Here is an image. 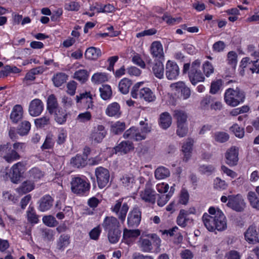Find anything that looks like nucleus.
<instances>
[{"label": "nucleus", "instance_id": "nucleus-59", "mask_svg": "<svg viewBox=\"0 0 259 259\" xmlns=\"http://www.w3.org/2000/svg\"><path fill=\"white\" fill-rule=\"evenodd\" d=\"M237 55L233 51L229 52L228 54V63L232 66L233 68H235L237 62Z\"/></svg>", "mask_w": 259, "mask_h": 259}, {"label": "nucleus", "instance_id": "nucleus-37", "mask_svg": "<svg viewBox=\"0 0 259 259\" xmlns=\"http://www.w3.org/2000/svg\"><path fill=\"white\" fill-rule=\"evenodd\" d=\"M163 186L164 187L163 188V197L165 196L164 201V203H166L174 194V192L175 191V184H173L172 186L170 187L168 184H164L163 183Z\"/></svg>", "mask_w": 259, "mask_h": 259}, {"label": "nucleus", "instance_id": "nucleus-6", "mask_svg": "<svg viewBox=\"0 0 259 259\" xmlns=\"http://www.w3.org/2000/svg\"><path fill=\"white\" fill-rule=\"evenodd\" d=\"M151 131V127L148 124L140 128L131 127L126 130L124 134L125 139H129L136 141L145 140L147 135Z\"/></svg>", "mask_w": 259, "mask_h": 259}, {"label": "nucleus", "instance_id": "nucleus-14", "mask_svg": "<svg viewBox=\"0 0 259 259\" xmlns=\"http://www.w3.org/2000/svg\"><path fill=\"white\" fill-rule=\"evenodd\" d=\"M102 226L105 232L119 229L120 224L117 218L113 217H106L102 223Z\"/></svg>", "mask_w": 259, "mask_h": 259}, {"label": "nucleus", "instance_id": "nucleus-42", "mask_svg": "<svg viewBox=\"0 0 259 259\" xmlns=\"http://www.w3.org/2000/svg\"><path fill=\"white\" fill-rule=\"evenodd\" d=\"M67 79V75L64 73H57L53 78L54 85L57 87L61 86Z\"/></svg>", "mask_w": 259, "mask_h": 259}, {"label": "nucleus", "instance_id": "nucleus-28", "mask_svg": "<svg viewBox=\"0 0 259 259\" xmlns=\"http://www.w3.org/2000/svg\"><path fill=\"white\" fill-rule=\"evenodd\" d=\"M134 145L132 142L129 141H122L115 148L116 153L120 152L123 154H126L131 150L134 149Z\"/></svg>", "mask_w": 259, "mask_h": 259}, {"label": "nucleus", "instance_id": "nucleus-49", "mask_svg": "<svg viewBox=\"0 0 259 259\" xmlns=\"http://www.w3.org/2000/svg\"><path fill=\"white\" fill-rule=\"evenodd\" d=\"M152 68L153 72L155 76L159 78H162V61L161 60L154 61Z\"/></svg>", "mask_w": 259, "mask_h": 259}, {"label": "nucleus", "instance_id": "nucleus-51", "mask_svg": "<svg viewBox=\"0 0 259 259\" xmlns=\"http://www.w3.org/2000/svg\"><path fill=\"white\" fill-rule=\"evenodd\" d=\"M55 142L53 139V136L52 134H48L46 136V139L41 148L44 149H50L53 148Z\"/></svg>", "mask_w": 259, "mask_h": 259}, {"label": "nucleus", "instance_id": "nucleus-35", "mask_svg": "<svg viewBox=\"0 0 259 259\" xmlns=\"http://www.w3.org/2000/svg\"><path fill=\"white\" fill-rule=\"evenodd\" d=\"M70 163L74 167H83L87 164V158H84L81 155L77 154L71 159Z\"/></svg>", "mask_w": 259, "mask_h": 259}, {"label": "nucleus", "instance_id": "nucleus-47", "mask_svg": "<svg viewBox=\"0 0 259 259\" xmlns=\"http://www.w3.org/2000/svg\"><path fill=\"white\" fill-rule=\"evenodd\" d=\"M101 97L104 100L109 99L112 96V90L110 85L106 84L100 88Z\"/></svg>", "mask_w": 259, "mask_h": 259}, {"label": "nucleus", "instance_id": "nucleus-56", "mask_svg": "<svg viewBox=\"0 0 259 259\" xmlns=\"http://www.w3.org/2000/svg\"><path fill=\"white\" fill-rule=\"evenodd\" d=\"M42 222L46 225L50 227H55L58 224L55 218L51 215L44 216L42 218Z\"/></svg>", "mask_w": 259, "mask_h": 259}, {"label": "nucleus", "instance_id": "nucleus-41", "mask_svg": "<svg viewBox=\"0 0 259 259\" xmlns=\"http://www.w3.org/2000/svg\"><path fill=\"white\" fill-rule=\"evenodd\" d=\"M88 72L85 69L78 70L74 74V78L81 83L85 82L88 80Z\"/></svg>", "mask_w": 259, "mask_h": 259}, {"label": "nucleus", "instance_id": "nucleus-39", "mask_svg": "<svg viewBox=\"0 0 259 259\" xmlns=\"http://www.w3.org/2000/svg\"><path fill=\"white\" fill-rule=\"evenodd\" d=\"M132 84V83L131 80L127 78H124L122 79L119 83V90L122 94H126L128 93L130 88Z\"/></svg>", "mask_w": 259, "mask_h": 259}, {"label": "nucleus", "instance_id": "nucleus-29", "mask_svg": "<svg viewBox=\"0 0 259 259\" xmlns=\"http://www.w3.org/2000/svg\"><path fill=\"white\" fill-rule=\"evenodd\" d=\"M120 182L123 187L128 189L133 187L135 179L133 174H125L120 178Z\"/></svg>", "mask_w": 259, "mask_h": 259}, {"label": "nucleus", "instance_id": "nucleus-52", "mask_svg": "<svg viewBox=\"0 0 259 259\" xmlns=\"http://www.w3.org/2000/svg\"><path fill=\"white\" fill-rule=\"evenodd\" d=\"M141 231L139 229L128 230L124 229L123 230V237L124 238H135L140 235Z\"/></svg>", "mask_w": 259, "mask_h": 259}, {"label": "nucleus", "instance_id": "nucleus-17", "mask_svg": "<svg viewBox=\"0 0 259 259\" xmlns=\"http://www.w3.org/2000/svg\"><path fill=\"white\" fill-rule=\"evenodd\" d=\"M165 75L169 80L175 79L178 76L180 70L176 63L168 61L166 64Z\"/></svg>", "mask_w": 259, "mask_h": 259}, {"label": "nucleus", "instance_id": "nucleus-30", "mask_svg": "<svg viewBox=\"0 0 259 259\" xmlns=\"http://www.w3.org/2000/svg\"><path fill=\"white\" fill-rule=\"evenodd\" d=\"M34 184L30 181H26L16 189V192L20 195L27 193L34 189Z\"/></svg>", "mask_w": 259, "mask_h": 259}, {"label": "nucleus", "instance_id": "nucleus-38", "mask_svg": "<svg viewBox=\"0 0 259 259\" xmlns=\"http://www.w3.org/2000/svg\"><path fill=\"white\" fill-rule=\"evenodd\" d=\"M107 234L108 239L111 243H117L121 236V231L119 228L106 232Z\"/></svg>", "mask_w": 259, "mask_h": 259}, {"label": "nucleus", "instance_id": "nucleus-63", "mask_svg": "<svg viewBox=\"0 0 259 259\" xmlns=\"http://www.w3.org/2000/svg\"><path fill=\"white\" fill-rule=\"evenodd\" d=\"M172 123V117L168 112L163 113V128L166 129Z\"/></svg>", "mask_w": 259, "mask_h": 259}, {"label": "nucleus", "instance_id": "nucleus-4", "mask_svg": "<svg viewBox=\"0 0 259 259\" xmlns=\"http://www.w3.org/2000/svg\"><path fill=\"white\" fill-rule=\"evenodd\" d=\"M90 187V183L85 177L78 176L72 177L70 181V189L74 194L81 196L87 195Z\"/></svg>", "mask_w": 259, "mask_h": 259}, {"label": "nucleus", "instance_id": "nucleus-2", "mask_svg": "<svg viewBox=\"0 0 259 259\" xmlns=\"http://www.w3.org/2000/svg\"><path fill=\"white\" fill-rule=\"evenodd\" d=\"M138 245L144 252H150L153 249V245L155 247V251L159 252L161 245L160 237L155 233L142 236L138 241Z\"/></svg>", "mask_w": 259, "mask_h": 259}, {"label": "nucleus", "instance_id": "nucleus-23", "mask_svg": "<svg viewBox=\"0 0 259 259\" xmlns=\"http://www.w3.org/2000/svg\"><path fill=\"white\" fill-rule=\"evenodd\" d=\"M246 241L253 244L259 242V233H257L254 226H250L248 227L244 234Z\"/></svg>", "mask_w": 259, "mask_h": 259}, {"label": "nucleus", "instance_id": "nucleus-50", "mask_svg": "<svg viewBox=\"0 0 259 259\" xmlns=\"http://www.w3.org/2000/svg\"><path fill=\"white\" fill-rule=\"evenodd\" d=\"M69 243V238L67 235H62L60 236L58 243L57 248L63 250Z\"/></svg>", "mask_w": 259, "mask_h": 259}, {"label": "nucleus", "instance_id": "nucleus-12", "mask_svg": "<svg viewBox=\"0 0 259 259\" xmlns=\"http://www.w3.org/2000/svg\"><path fill=\"white\" fill-rule=\"evenodd\" d=\"M142 212L141 209L135 205L130 211L127 216V225L129 227H137L141 221Z\"/></svg>", "mask_w": 259, "mask_h": 259}, {"label": "nucleus", "instance_id": "nucleus-46", "mask_svg": "<svg viewBox=\"0 0 259 259\" xmlns=\"http://www.w3.org/2000/svg\"><path fill=\"white\" fill-rule=\"evenodd\" d=\"M31 128V124L28 121L24 120L19 125L18 129V134L21 136H25L28 134Z\"/></svg>", "mask_w": 259, "mask_h": 259}, {"label": "nucleus", "instance_id": "nucleus-11", "mask_svg": "<svg viewBox=\"0 0 259 259\" xmlns=\"http://www.w3.org/2000/svg\"><path fill=\"white\" fill-rule=\"evenodd\" d=\"M227 206L236 211L241 212L244 209L245 203L240 194L229 195Z\"/></svg>", "mask_w": 259, "mask_h": 259}, {"label": "nucleus", "instance_id": "nucleus-34", "mask_svg": "<svg viewBox=\"0 0 259 259\" xmlns=\"http://www.w3.org/2000/svg\"><path fill=\"white\" fill-rule=\"evenodd\" d=\"M108 80V74L105 72L95 73L91 77V81L94 84H100Z\"/></svg>", "mask_w": 259, "mask_h": 259}, {"label": "nucleus", "instance_id": "nucleus-54", "mask_svg": "<svg viewBox=\"0 0 259 259\" xmlns=\"http://www.w3.org/2000/svg\"><path fill=\"white\" fill-rule=\"evenodd\" d=\"M214 139L215 141L219 143H224L229 139V135L224 132H218L214 134Z\"/></svg>", "mask_w": 259, "mask_h": 259}, {"label": "nucleus", "instance_id": "nucleus-31", "mask_svg": "<svg viewBox=\"0 0 259 259\" xmlns=\"http://www.w3.org/2000/svg\"><path fill=\"white\" fill-rule=\"evenodd\" d=\"M173 116L176 120L177 124H187L188 115L186 111L175 110L174 111Z\"/></svg>", "mask_w": 259, "mask_h": 259}, {"label": "nucleus", "instance_id": "nucleus-45", "mask_svg": "<svg viewBox=\"0 0 259 259\" xmlns=\"http://www.w3.org/2000/svg\"><path fill=\"white\" fill-rule=\"evenodd\" d=\"M125 129V123L119 121L115 122L111 127V131L115 135L121 134Z\"/></svg>", "mask_w": 259, "mask_h": 259}, {"label": "nucleus", "instance_id": "nucleus-33", "mask_svg": "<svg viewBox=\"0 0 259 259\" xmlns=\"http://www.w3.org/2000/svg\"><path fill=\"white\" fill-rule=\"evenodd\" d=\"M59 104L56 96L51 94L48 97L47 101V109L50 114H53L54 110L59 108Z\"/></svg>", "mask_w": 259, "mask_h": 259}, {"label": "nucleus", "instance_id": "nucleus-58", "mask_svg": "<svg viewBox=\"0 0 259 259\" xmlns=\"http://www.w3.org/2000/svg\"><path fill=\"white\" fill-rule=\"evenodd\" d=\"M189 199V194L185 188L182 189L179 198V202L181 204L186 205L188 203Z\"/></svg>", "mask_w": 259, "mask_h": 259}, {"label": "nucleus", "instance_id": "nucleus-10", "mask_svg": "<svg viewBox=\"0 0 259 259\" xmlns=\"http://www.w3.org/2000/svg\"><path fill=\"white\" fill-rule=\"evenodd\" d=\"M95 173L98 187L100 189L105 187L109 181V171L105 167L99 166L95 169Z\"/></svg>", "mask_w": 259, "mask_h": 259}, {"label": "nucleus", "instance_id": "nucleus-40", "mask_svg": "<svg viewBox=\"0 0 259 259\" xmlns=\"http://www.w3.org/2000/svg\"><path fill=\"white\" fill-rule=\"evenodd\" d=\"M247 198L250 205L253 208L259 210V197L257 196L255 192H249L247 194Z\"/></svg>", "mask_w": 259, "mask_h": 259}, {"label": "nucleus", "instance_id": "nucleus-9", "mask_svg": "<svg viewBox=\"0 0 259 259\" xmlns=\"http://www.w3.org/2000/svg\"><path fill=\"white\" fill-rule=\"evenodd\" d=\"M25 171V165L23 162H19L12 166L10 174L8 175L7 172H6L5 176H4V178L6 180L10 178L13 183H17L23 176Z\"/></svg>", "mask_w": 259, "mask_h": 259}, {"label": "nucleus", "instance_id": "nucleus-22", "mask_svg": "<svg viewBox=\"0 0 259 259\" xmlns=\"http://www.w3.org/2000/svg\"><path fill=\"white\" fill-rule=\"evenodd\" d=\"M195 210L193 211H187L184 209H181L177 219V222L179 226L185 227L188 223L192 222V220L189 217L190 213H194Z\"/></svg>", "mask_w": 259, "mask_h": 259}, {"label": "nucleus", "instance_id": "nucleus-3", "mask_svg": "<svg viewBox=\"0 0 259 259\" xmlns=\"http://www.w3.org/2000/svg\"><path fill=\"white\" fill-rule=\"evenodd\" d=\"M201 61L197 59L192 63L190 67V64L185 63L183 66V73H187L189 69V77L191 82L195 85L199 82L204 81L205 77L200 70Z\"/></svg>", "mask_w": 259, "mask_h": 259}, {"label": "nucleus", "instance_id": "nucleus-24", "mask_svg": "<svg viewBox=\"0 0 259 259\" xmlns=\"http://www.w3.org/2000/svg\"><path fill=\"white\" fill-rule=\"evenodd\" d=\"M150 51L154 61L162 60V45L160 41H153L150 46Z\"/></svg>", "mask_w": 259, "mask_h": 259}, {"label": "nucleus", "instance_id": "nucleus-48", "mask_svg": "<svg viewBox=\"0 0 259 259\" xmlns=\"http://www.w3.org/2000/svg\"><path fill=\"white\" fill-rule=\"evenodd\" d=\"M67 138V132L66 130L63 128H60L58 130L56 142L58 145L63 144L66 141Z\"/></svg>", "mask_w": 259, "mask_h": 259}, {"label": "nucleus", "instance_id": "nucleus-26", "mask_svg": "<svg viewBox=\"0 0 259 259\" xmlns=\"http://www.w3.org/2000/svg\"><path fill=\"white\" fill-rule=\"evenodd\" d=\"M141 198L146 202L154 204L156 199V194L154 191L150 188H146L140 192Z\"/></svg>", "mask_w": 259, "mask_h": 259}, {"label": "nucleus", "instance_id": "nucleus-27", "mask_svg": "<svg viewBox=\"0 0 259 259\" xmlns=\"http://www.w3.org/2000/svg\"><path fill=\"white\" fill-rule=\"evenodd\" d=\"M105 113L109 117H119L121 113L119 104L117 102L110 104L105 110Z\"/></svg>", "mask_w": 259, "mask_h": 259}, {"label": "nucleus", "instance_id": "nucleus-43", "mask_svg": "<svg viewBox=\"0 0 259 259\" xmlns=\"http://www.w3.org/2000/svg\"><path fill=\"white\" fill-rule=\"evenodd\" d=\"M20 158V156L18 154V152L13 149H9V152L3 156V158L9 163L18 160Z\"/></svg>", "mask_w": 259, "mask_h": 259}, {"label": "nucleus", "instance_id": "nucleus-15", "mask_svg": "<svg viewBox=\"0 0 259 259\" xmlns=\"http://www.w3.org/2000/svg\"><path fill=\"white\" fill-rule=\"evenodd\" d=\"M44 110L43 102L39 99L32 100L29 105L28 112L33 117L39 116Z\"/></svg>", "mask_w": 259, "mask_h": 259}, {"label": "nucleus", "instance_id": "nucleus-44", "mask_svg": "<svg viewBox=\"0 0 259 259\" xmlns=\"http://www.w3.org/2000/svg\"><path fill=\"white\" fill-rule=\"evenodd\" d=\"M27 218L28 222L32 224H36L38 222V216L36 214L33 207L29 206L27 210Z\"/></svg>", "mask_w": 259, "mask_h": 259}, {"label": "nucleus", "instance_id": "nucleus-7", "mask_svg": "<svg viewBox=\"0 0 259 259\" xmlns=\"http://www.w3.org/2000/svg\"><path fill=\"white\" fill-rule=\"evenodd\" d=\"M143 82H138L134 85L131 91V95L133 98L143 99L145 101L150 102L154 101L155 96L152 91L148 88H143L140 89V87Z\"/></svg>", "mask_w": 259, "mask_h": 259}, {"label": "nucleus", "instance_id": "nucleus-62", "mask_svg": "<svg viewBox=\"0 0 259 259\" xmlns=\"http://www.w3.org/2000/svg\"><path fill=\"white\" fill-rule=\"evenodd\" d=\"M215 170V168L211 165H202L199 168V171L205 175H209Z\"/></svg>", "mask_w": 259, "mask_h": 259}, {"label": "nucleus", "instance_id": "nucleus-20", "mask_svg": "<svg viewBox=\"0 0 259 259\" xmlns=\"http://www.w3.org/2000/svg\"><path fill=\"white\" fill-rule=\"evenodd\" d=\"M194 141L192 138H188L182 146V152L183 154V161L187 162L191 157L193 146Z\"/></svg>", "mask_w": 259, "mask_h": 259}, {"label": "nucleus", "instance_id": "nucleus-19", "mask_svg": "<svg viewBox=\"0 0 259 259\" xmlns=\"http://www.w3.org/2000/svg\"><path fill=\"white\" fill-rule=\"evenodd\" d=\"M76 103H83L87 109H92L94 107L92 95L90 92H85L80 93L75 97Z\"/></svg>", "mask_w": 259, "mask_h": 259}, {"label": "nucleus", "instance_id": "nucleus-8", "mask_svg": "<svg viewBox=\"0 0 259 259\" xmlns=\"http://www.w3.org/2000/svg\"><path fill=\"white\" fill-rule=\"evenodd\" d=\"M123 198L116 200L110 208L111 211L114 213L121 223H123L125 220L130 206L127 203L123 202Z\"/></svg>", "mask_w": 259, "mask_h": 259}, {"label": "nucleus", "instance_id": "nucleus-55", "mask_svg": "<svg viewBox=\"0 0 259 259\" xmlns=\"http://www.w3.org/2000/svg\"><path fill=\"white\" fill-rule=\"evenodd\" d=\"M188 133V127L187 124H177L176 134L180 138L187 136Z\"/></svg>", "mask_w": 259, "mask_h": 259}, {"label": "nucleus", "instance_id": "nucleus-1", "mask_svg": "<svg viewBox=\"0 0 259 259\" xmlns=\"http://www.w3.org/2000/svg\"><path fill=\"white\" fill-rule=\"evenodd\" d=\"M209 214L204 213L202 220L206 228L210 232L215 230L223 231L227 228V219L223 212L219 209L210 207Z\"/></svg>", "mask_w": 259, "mask_h": 259}, {"label": "nucleus", "instance_id": "nucleus-57", "mask_svg": "<svg viewBox=\"0 0 259 259\" xmlns=\"http://www.w3.org/2000/svg\"><path fill=\"white\" fill-rule=\"evenodd\" d=\"M92 119V114L90 112L86 111L79 113L76 117V120L80 122L85 123Z\"/></svg>", "mask_w": 259, "mask_h": 259}, {"label": "nucleus", "instance_id": "nucleus-16", "mask_svg": "<svg viewBox=\"0 0 259 259\" xmlns=\"http://www.w3.org/2000/svg\"><path fill=\"white\" fill-rule=\"evenodd\" d=\"M54 198L50 195L46 194L43 196L38 200L37 209L41 212H45L50 210L54 204Z\"/></svg>", "mask_w": 259, "mask_h": 259}, {"label": "nucleus", "instance_id": "nucleus-5", "mask_svg": "<svg viewBox=\"0 0 259 259\" xmlns=\"http://www.w3.org/2000/svg\"><path fill=\"white\" fill-rule=\"evenodd\" d=\"M245 99L244 93L238 88L235 89L229 88L225 93L224 99L229 106L235 107L242 103Z\"/></svg>", "mask_w": 259, "mask_h": 259}, {"label": "nucleus", "instance_id": "nucleus-21", "mask_svg": "<svg viewBox=\"0 0 259 259\" xmlns=\"http://www.w3.org/2000/svg\"><path fill=\"white\" fill-rule=\"evenodd\" d=\"M54 115V120L59 124H64L68 117L69 113L65 109L60 107L54 110L52 114Z\"/></svg>", "mask_w": 259, "mask_h": 259}, {"label": "nucleus", "instance_id": "nucleus-60", "mask_svg": "<svg viewBox=\"0 0 259 259\" xmlns=\"http://www.w3.org/2000/svg\"><path fill=\"white\" fill-rule=\"evenodd\" d=\"M222 85V80L221 79H217L213 81L211 83L210 93L212 94H216L220 89Z\"/></svg>", "mask_w": 259, "mask_h": 259}, {"label": "nucleus", "instance_id": "nucleus-36", "mask_svg": "<svg viewBox=\"0 0 259 259\" xmlns=\"http://www.w3.org/2000/svg\"><path fill=\"white\" fill-rule=\"evenodd\" d=\"M44 176V172L39 168L34 167L30 169L28 171V177L33 181H38Z\"/></svg>", "mask_w": 259, "mask_h": 259}, {"label": "nucleus", "instance_id": "nucleus-61", "mask_svg": "<svg viewBox=\"0 0 259 259\" xmlns=\"http://www.w3.org/2000/svg\"><path fill=\"white\" fill-rule=\"evenodd\" d=\"M213 185L214 188L218 190H224L228 187V185L225 181L219 178H217L214 180Z\"/></svg>", "mask_w": 259, "mask_h": 259}, {"label": "nucleus", "instance_id": "nucleus-32", "mask_svg": "<svg viewBox=\"0 0 259 259\" xmlns=\"http://www.w3.org/2000/svg\"><path fill=\"white\" fill-rule=\"evenodd\" d=\"M84 56L87 59L97 60L101 56V51L99 48L91 47L87 49Z\"/></svg>", "mask_w": 259, "mask_h": 259}, {"label": "nucleus", "instance_id": "nucleus-64", "mask_svg": "<svg viewBox=\"0 0 259 259\" xmlns=\"http://www.w3.org/2000/svg\"><path fill=\"white\" fill-rule=\"evenodd\" d=\"M203 72L207 77L213 73L214 68L209 61H206L203 65Z\"/></svg>", "mask_w": 259, "mask_h": 259}, {"label": "nucleus", "instance_id": "nucleus-13", "mask_svg": "<svg viewBox=\"0 0 259 259\" xmlns=\"http://www.w3.org/2000/svg\"><path fill=\"white\" fill-rule=\"evenodd\" d=\"M107 134L105 127L98 124L94 126L91 131L90 139L93 143H101Z\"/></svg>", "mask_w": 259, "mask_h": 259}, {"label": "nucleus", "instance_id": "nucleus-25", "mask_svg": "<svg viewBox=\"0 0 259 259\" xmlns=\"http://www.w3.org/2000/svg\"><path fill=\"white\" fill-rule=\"evenodd\" d=\"M23 115V107L21 105L17 104L15 105L12 108L10 118L13 123H17L22 119Z\"/></svg>", "mask_w": 259, "mask_h": 259}, {"label": "nucleus", "instance_id": "nucleus-53", "mask_svg": "<svg viewBox=\"0 0 259 259\" xmlns=\"http://www.w3.org/2000/svg\"><path fill=\"white\" fill-rule=\"evenodd\" d=\"M50 118L49 115H45L41 117L36 118L34 123L37 127L41 128L50 123Z\"/></svg>", "mask_w": 259, "mask_h": 259}, {"label": "nucleus", "instance_id": "nucleus-18", "mask_svg": "<svg viewBox=\"0 0 259 259\" xmlns=\"http://www.w3.org/2000/svg\"><path fill=\"white\" fill-rule=\"evenodd\" d=\"M226 163L230 166L237 165L238 161V149L232 147L225 153Z\"/></svg>", "mask_w": 259, "mask_h": 259}]
</instances>
